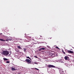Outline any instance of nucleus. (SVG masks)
<instances>
[{
  "mask_svg": "<svg viewBox=\"0 0 74 74\" xmlns=\"http://www.w3.org/2000/svg\"><path fill=\"white\" fill-rule=\"evenodd\" d=\"M9 53L8 51L5 50L2 53V54L3 55H4V56H7L9 54Z\"/></svg>",
  "mask_w": 74,
  "mask_h": 74,
  "instance_id": "obj_1",
  "label": "nucleus"
},
{
  "mask_svg": "<svg viewBox=\"0 0 74 74\" xmlns=\"http://www.w3.org/2000/svg\"><path fill=\"white\" fill-rule=\"evenodd\" d=\"M25 60L27 62V63H28V64H30V63H31V61H30V60L29 59H26Z\"/></svg>",
  "mask_w": 74,
  "mask_h": 74,
  "instance_id": "obj_2",
  "label": "nucleus"
},
{
  "mask_svg": "<svg viewBox=\"0 0 74 74\" xmlns=\"http://www.w3.org/2000/svg\"><path fill=\"white\" fill-rule=\"evenodd\" d=\"M48 67H49V68H51V67H53V68H55V66L51 65H48Z\"/></svg>",
  "mask_w": 74,
  "mask_h": 74,
  "instance_id": "obj_3",
  "label": "nucleus"
},
{
  "mask_svg": "<svg viewBox=\"0 0 74 74\" xmlns=\"http://www.w3.org/2000/svg\"><path fill=\"white\" fill-rule=\"evenodd\" d=\"M69 58V57L68 56H66L64 57V59L65 60H68Z\"/></svg>",
  "mask_w": 74,
  "mask_h": 74,
  "instance_id": "obj_4",
  "label": "nucleus"
},
{
  "mask_svg": "<svg viewBox=\"0 0 74 74\" xmlns=\"http://www.w3.org/2000/svg\"><path fill=\"white\" fill-rule=\"evenodd\" d=\"M67 52L69 53H73V51H71V50H68Z\"/></svg>",
  "mask_w": 74,
  "mask_h": 74,
  "instance_id": "obj_5",
  "label": "nucleus"
},
{
  "mask_svg": "<svg viewBox=\"0 0 74 74\" xmlns=\"http://www.w3.org/2000/svg\"><path fill=\"white\" fill-rule=\"evenodd\" d=\"M18 48V49H22V48H21V47H20V46H18L17 47Z\"/></svg>",
  "mask_w": 74,
  "mask_h": 74,
  "instance_id": "obj_6",
  "label": "nucleus"
},
{
  "mask_svg": "<svg viewBox=\"0 0 74 74\" xmlns=\"http://www.w3.org/2000/svg\"><path fill=\"white\" fill-rule=\"evenodd\" d=\"M60 74H63V71L62 70H60Z\"/></svg>",
  "mask_w": 74,
  "mask_h": 74,
  "instance_id": "obj_7",
  "label": "nucleus"
},
{
  "mask_svg": "<svg viewBox=\"0 0 74 74\" xmlns=\"http://www.w3.org/2000/svg\"><path fill=\"white\" fill-rule=\"evenodd\" d=\"M0 41H5V40L3 39H0Z\"/></svg>",
  "mask_w": 74,
  "mask_h": 74,
  "instance_id": "obj_8",
  "label": "nucleus"
},
{
  "mask_svg": "<svg viewBox=\"0 0 74 74\" xmlns=\"http://www.w3.org/2000/svg\"><path fill=\"white\" fill-rule=\"evenodd\" d=\"M12 70H13V71H14L15 70H16V69H15V68H14V67H12Z\"/></svg>",
  "mask_w": 74,
  "mask_h": 74,
  "instance_id": "obj_9",
  "label": "nucleus"
},
{
  "mask_svg": "<svg viewBox=\"0 0 74 74\" xmlns=\"http://www.w3.org/2000/svg\"><path fill=\"white\" fill-rule=\"evenodd\" d=\"M3 59L5 61H6V60H8V59L5 58H3Z\"/></svg>",
  "mask_w": 74,
  "mask_h": 74,
  "instance_id": "obj_10",
  "label": "nucleus"
},
{
  "mask_svg": "<svg viewBox=\"0 0 74 74\" xmlns=\"http://www.w3.org/2000/svg\"><path fill=\"white\" fill-rule=\"evenodd\" d=\"M6 29H7V28H4L3 29V31H5V30H6Z\"/></svg>",
  "mask_w": 74,
  "mask_h": 74,
  "instance_id": "obj_11",
  "label": "nucleus"
},
{
  "mask_svg": "<svg viewBox=\"0 0 74 74\" xmlns=\"http://www.w3.org/2000/svg\"><path fill=\"white\" fill-rule=\"evenodd\" d=\"M24 51L25 52H26V48H24Z\"/></svg>",
  "mask_w": 74,
  "mask_h": 74,
  "instance_id": "obj_12",
  "label": "nucleus"
},
{
  "mask_svg": "<svg viewBox=\"0 0 74 74\" xmlns=\"http://www.w3.org/2000/svg\"><path fill=\"white\" fill-rule=\"evenodd\" d=\"M62 52L63 53V54H66V53H65V52H64V51H63V50L62 51Z\"/></svg>",
  "mask_w": 74,
  "mask_h": 74,
  "instance_id": "obj_13",
  "label": "nucleus"
},
{
  "mask_svg": "<svg viewBox=\"0 0 74 74\" xmlns=\"http://www.w3.org/2000/svg\"><path fill=\"white\" fill-rule=\"evenodd\" d=\"M51 56L52 57H55V55H54V54H52V55H51Z\"/></svg>",
  "mask_w": 74,
  "mask_h": 74,
  "instance_id": "obj_14",
  "label": "nucleus"
},
{
  "mask_svg": "<svg viewBox=\"0 0 74 74\" xmlns=\"http://www.w3.org/2000/svg\"><path fill=\"white\" fill-rule=\"evenodd\" d=\"M26 58H28V59H30V60L31 59L30 58V57H27Z\"/></svg>",
  "mask_w": 74,
  "mask_h": 74,
  "instance_id": "obj_15",
  "label": "nucleus"
},
{
  "mask_svg": "<svg viewBox=\"0 0 74 74\" xmlns=\"http://www.w3.org/2000/svg\"><path fill=\"white\" fill-rule=\"evenodd\" d=\"M41 49L42 50V49L43 50H44V49H45V48H41Z\"/></svg>",
  "mask_w": 74,
  "mask_h": 74,
  "instance_id": "obj_16",
  "label": "nucleus"
},
{
  "mask_svg": "<svg viewBox=\"0 0 74 74\" xmlns=\"http://www.w3.org/2000/svg\"><path fill=\"white\" fill-rule=\"evenodd\" d=\"M56 48L57 49H59V47H58L57 46H56Z\"/></svg>",
  "mask_w": 74,
  "mask_h": 74,
  "instance_id": "obj_17",
  "label": "nucleus"
},
{
  "mask_svg": "<svg viewBox=\"0 0 74 74\" xmlns=\"http://www.w3.org/2000/svg\"><path fill=\"white\" fill-rule=\"evenodd\" d=\"M42 49H41V48L39 49V51H41Z\"/></svg>",
  "mask_w": 74,
  "mask_h": 74,
  "instance_id": "obj_18",
  "label": "nucleus"
},
{
  "mask_svg": "<svg viewBox=\"0 0 74 74\" xmlns=\"http://www.w3.org/2000/svg\"><path fill=\"white\" fill-rule=\"evenodd\" d=\"M10 52V53L9 54V55L8 56H10V55L11 54V52Z\"/></svg>",
  "mask_w": 74,
  "mask_h": 74,
  "instance_id": "obj_19",
  "label": "nucleus"
},
{
  "mask_svg": "<svg viewBox=\"0 0 74 74\" xmlns=\"http://www.w3.org/2000/svg\"><path fill=\"white\" fill-rule=\"evenodd\" d=\"M6 63H10V62L8 61H7Z\"/></svg>",
  "mask_w": 74,
  "mask_h": 74,
  "instance_id": "obj_20",
  "label": "nucleus"
},
{
  "mask_svg": "<svg viewBox=\"0 0 74 74\" xmlns=\"http://www.w3.org/2000/svg\"><path fill=\"white\" fill-rule=\"evenodd\" d=\"M35 69H36L37 70H39V69H37V68H35Z\"/></svg>",
  "mask_w": 74,
  "mask_h": 74,
  "instance_id": "obj_21",
  "label": "nucleus"
},
{
  "mask_svg": "<svg viewBox=\"0 0 74 74\" xmlns=\"http://www.w3.org/2000/svg\"><path fill=\"white\" fill-rule=\"evenodd\" d=\"M34 58H37V57L36 56H34Z\"/></svg>",
  "mask_w": 74,
  "mask_h": 74,
  "instance_id": "obj_22",
  "label": "nucleus"
},
{
  "mask_svg": "<svg viewBox=\"0 0 74 74\" xmlns=\"http://www.w3.org/2000/svg\"><path fill=\"white\" fill-rule=\"evenodd\" d=\"M40 37H42V36H40Z\"/></svg>",
  "mask_w": 74,
  "mask_h": 74,
  "instance_id": "obj_23",
  "label": "nucleus"
}]
</instances>
